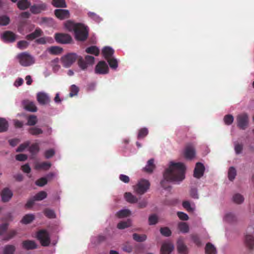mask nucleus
<instances>
[{
    "label": "nucleus",
    "instance_id": "nucleus-54",
    "mask_svg": "<svg viewBox=\"0 0 254 254\" xmlns=\"http://www.w3.org/2000/svg\"><path fill=\"white\" fill-rule=\"evenodd\" d=\"M79 91V88L75 85H72L70 87V97H73L76 95Z\"/></svg>",
    "mask_w": 254,
    "mask_h": 254
},
{
    "label": "nucleus",
    "instance_id": "nucleus-5",
    "mask_svg": "<svg viewBox=\"0 0 254 254\" xmlns=\"http://www.w3.org/2000/svg\"><path fill=\"white\" fill-rule=\"evenodd\" d=\"M17 58L20 64L23 66H28L35 63L34 58L27 52L18 54Z\"/></svg>",
    "mask_w": 254,
    "mask_h": 254
},
{
    "label": "nucleus",
    "instance_id": "nucleus-15",
    "mask_svg": "<svg viewBox=\"0 0 254 254\" xmlns=\"http://www.w3.org/2000/svg\"><path fill=\"white\" fill-rule=\"evenodd\" d=\"M46 9V4L42 3L39 4H34L30 8V11L33 14L40 13L42 11Z\"/></svg>",
    "mask_w": 254,
    "mask_h": 254
},
{
    "label": "nucleus",
    "instance_id": "nucleus-49",
    "mask_svg": "<svg viewBox=\"0 0 254 254\" xmlns=\"http://www.w3.org/2000/svg\"><path fill=\"white\" fill-rule=\"evenodd\" d=\"M44 215L49 218H54L56 214L53 210L46 208L44 210Z\"/></svg>",
    "mask_w": 254,
    "mask_h": 254
},
{
    "label": "nucleus",
    "instance_id": "nucleus-8",
    "mask_svg": "<svg viewBox=\"0 0 254 254\" xmlns=\"http://www.w3.org/2000/svg\"><path fill=\"white\" fill-rule=\"evenodd\" d=\"M56 41L61 44H68L72 41L71 37L64 33H56L55 35Z\"/></svg>",
    "mask_w": 254,
    "mask_h": 254
},
{
    "label": "nucleus",
    "instance_id": "nucleus-51",
    "mask_svg": "<svg viewBox=\"0 0 254 254\" xmlns=\"http://www.w3.org/2000/svg\"><path fill=\"white\" fill-rule=\"evenodd\" d=\"M160 231L161 234L165 237H169L172 234L170 229L167 227L161 228Z\"/></svg>",
    "mask_w": 254,
    "mask_h": 254
},
{
    "label": "nucleus",
    "instance_id": "nucleus-12",
    "mask_svg": "<svg viewBox=\"0 0 254 254\" xmlns=\"http://www.w3.org/2000/svg\"><path fill=\"white\" fill-rule=\"evenodd\" d=\"M13 196L12 191L7 188H4L1 192V200L3 202H6L10 200Z\"/></svg>",
    "mask_w": 254,
    "mask_h": 254
},
{
    "label": "nucleus",
    "instance_id": "nucleus-32",
    "mask_svg": "<svg viewBox=\"0 0 254 254\" xmlns=\"http://www.w3.org/2000/svg\"><path fill=\"white\" fill-rule=\"evenodd\" d=\"M205 249V253L206 254H216V248L210 243L206 244Z\"/></svg>",
    "mask_w": 254,
    "mask_h": 254
},
{
    "label": "nucleus",
    "instance_id": "nucleus-61",
    "mask_svg": "<svg viewBox=\"0 0 254 254\" xmlns=\"http://www.w3.org/2000/svg\"><path fill=\"white\" fill-rule=\"evenodd\" d=\"M75 26H76V24H74L70 21H67L65 24V26L66 27V28L69 30H73V31H74Z\"/></svg>",
    "mask_w": 254,
    "mask_h": 254
},
{
    "label": "nucleus",
    "instance_id": "nucleus-31",
    "mask_svg": "<svg viewBox=\"0 0 254 254\" xmlns=\"http://www.w3.org/2000/svg\"><path fill=\"white\" fill-rule=\"evenodd\" d=\"M28 132L33 135H38L43 133V130L37 127H32L28 129Z\"/></svg>",
    "mask_w": 254,
    "mask_h": 254
},
{
    "label": "nucleus",
    "instance_id": "nucleus-4",
    "mask_svg": "<svg viewBox=\"0 0 254 254\" xmlns=\"http://www.w3.org/2000/svg\"><path fill=\"white\" fill-rule=\"evenodd\" d=\"M150 186V184L148 180L141 179L133 186V190L137 194L142 195L149 189Z\"/></svg>",
    "mask_w": 254,
    "mask_h": 254
},
{
    "label": "nucleus",
    "instance_id": "nucleus-16",
    "mask_svg": "<svg viewBox=\"0 0 254 254\" xmlns=\"http://www.w3.org/2000/svg\"><path fill=\"white\" fill-rule=\"evenodd\" d=\"M1 38L5 41L13 42L16 39V35L11 31H6L3 32L1 36Z\"/></svg>",
    "mask_w": 254,
    "mask_h": 254
},
{
    "label": "nucleus",
    "instance_id": "nucleus-50",
    "mask_svg": "<svg viewBox=\"0 0 254 254\" xmlns=\"http://www.w3.org/2000/svg\"><path fill=\"white\" fill-rule=\"evenodd\" d=\"M10 19L6 15H2L0 16V25L5 26L9 23Z\"/></svg>",
    "mask_w": 254,
    "mask_h": 254
},
{
    "label": "nucleus",
    "instance_id": "nucleus-38",
    "mask_svg": "<svg viewBox=\"0 0 254 254\" xmlns=\"http://www.w3.org/2000/svg\"><path fill=\"white\" fill-rule=\"evenodd\" d=\"M63 51V49L58 46H52L49 49V52L52 55H59Z\"/></svg>",
    "mask_w": 254,
    "mask_h": 254
},
{
    "label": "nucleus",
    "instance_id": "nucleus-34",
    "mask_svg": "<svg viewBox=\"0 0 254 254\" xmlns=\"http://www.w3.org/2000/svg\"><path fill=\"white\" fill-rule=\"evenodd\" d=\"M85 51L88 54H93L96 56H98L99 54V49L95 46H92L86 48Z\"/></svg>",
    "mask_w": 254,
    "mask_h": 254
},
{
    "label": "nucleus",
    "instance_id": "nucleus-25",
    "mask_svg": "<svg viewBox=\"0 0 254 254\" xmlns=\"http://www.w3.org/2000/svg\"><path fill=\"white\" fill-rule=\"evenodd\" d=\"M35 219V215L33 214H27L23 216L20 222L24 224L31 223Z\"/></svg>",
    "mask_w": 254,
    "mask_h": 254
},
{
    "label": "nucleus",
    "instance_id": "nucleus-24",
    "mask_svg": "<svg viewBox=\"0 0 254 254\" xmlns=\"http://www.w3.org/2000/svg\"><path fill=\"white\" fill-rule=\"evenodd\" d=\"M24 108L30 112H36L37 111V107L34 102L29 101H24L23 102Z\"/></svg>",
    "mask_w": 254,
    "mask_h": 254
},
{
    "label": "nucleus",
    "instance_id": "nucleus-52",
    "mask_svg": "<svg viewBox=\"0 0 254 254\" xmlns=\"http://www.w3.org/2000/svg\"><path fill=\"white\" fill-rule=\"evenodd\" d=\"M224 121L226 125H230L234 121V117L232 115H227L224 118Z\"/></svg>",
    "mask_w": 254,
    "mask_h": 254
},
{
    "label": "nucleus",
    "instance_id": "nucleus-37",
    "mask_svg": "<svg viewBox=\"0 0 254 254\" xmlns=\"http://www.w3.org/2000/svg\"><path fill=\"white\" fill-rule=\"evenodd\" d=\"M38 122L37 118L35 115H30L27 118V125L30 126L35 125Z\"/></svg>",
    "mask_w": 254,
    "mask_h": 254
},
{
    "label": "nucleus",
    "instance_id": "nucleus-7",
    "mask_svg": "<svg viewBox=\"0 0 254 254\" xmlns=\"http://www.w3.org/2000/svg\"><path fill=\"white\" fill-rule=\"evenodd\" d=\"M37 239L43 246H48L50 243V238L48 231L46 230L39 231L37 234Z\"/></svg>",
    "mask_w": 254,
    "mask_h": 254
},
{
    "label": "nucleus",
    "instance_id": "nucleus-42",
    "mask_svg": "<svg viewBox=\"0 0 254 254\" xmlns=\"http://www.w3.org/2000/svg\"><path fill=\"white\" fill-rule=\"evenodd\" d=\"M131 225V221L128 219L126 221H121L117 225V228L119 229H124Z\"/></svg>",
    "mask_w": 254,
    "mask_h": 254
},
{
    "label": "nucleus",
    "instance_id": "nucleus-23",
    "mask_svg": "<svg viewBox=\"0 0 254 254\" xmlns=\"http://www.w3.org/2000/svg\"><path fill=\"white\" fill-rule=\"evenodd\" d=\"M23 248L26 250H32L37 247L36 244L34 241L26 240L22 242Z\"/></svg>",
    "mask_w": 254,
    "mask_h": 254
},
{
    "label": "nucleus",
    "instance_id": "nucleus-22",
    "mask_svg": "<svg viewBox=\"0 0 254 254\" xmlns=\"http://www.w3.org/2000/svg\"><path fill=\"white\" fill-rule=\"evenodd\" d=\"M245 244L248 249L253 250L254 249V237L252 235H246Z\"/></svg>",
    "mask_w": 254,
    "mask_h": 254
},
{
    "label": "nucleus",
    "instance_id": "nucleus-58",
    "mask_svg": "<svg viewBox=\"0 0 254 254\" xmlns=\"http://www.w3.org/2000/svg\"><path fill=\"white\" fill-rule=\"evenodd\" d=\"M16 234V231L15 230H11L10 231L6 236L4 238V240L5 241H8L9 240L12 239L14 237Z\"/></svg>",
    "mask_w": 254,
    "mask_h": 254
},
{
    "label": "nucleus",
    "instance_id": "nucleus-48",
    "mask_svg": "<svg viewBox=\"0 0 254 254\" xmlns=\"http://www.w3.org/2000/svg\"><path fill=\"white\" fill-rule=\"evenodd\" d=\"M236 176V170L233 167H231L228 171V178L229 180L232 181Z\"/></svg>",
    "mask_w": 254,
    "mask_h": 254
},
{
    "label": "nucleus",
    "instance_id": "nucleus-27",
    "mask_svg": "<svg viewBox=\"0 0 254 254\" xmlns=\"http://www.w3.org/2000/svg\"><path fill=\"white\" fill-rule=\"evenodd\" d=\"M30 5V2L27 0H19L17 2V6L21 10H25Z\"/></svg>",
    "mask_w": 254,
    "mask_h": 254
},
{
    "label": "nucleus",
    "instance_id": "nucleus-29",
    "mask_svg": "<svg viewBox=\"0 0 254 254\" xmlns=\"http://www.w3.org/2000/svg\"><path fill=\"white\" fill-rule=\"evenodd\" d=\"M16 248L11 245H6L3 250V254H14Z\"/></svg>",
    "mask_w": 254,
    "mask_h": 254
},
{
    "label": "nucleus",
    "instance_id": "nucleus-46",
    "mask_svg": "<svg viewBox=\"0 0 254 254\" xmlns=\"http://www.w3.org/2000/svg\"><path fill=\"white\" fill-rule=\"evenodd\" d=\"M110 66L112 69H116L118 66V63L117 59L114 58H110L107 60Z\"/></svg>",
    "mask_w": 254,
    "mask_h": 254
},
{
    "label": "nucleus",
    "instance_id": "nucleus-64",
    "mask_svg": "<svg viewBox=\"0 0 254 254\" xmlns=\"http://www.w3.org/2000/svg\"><path fill=\"white\" fill-rule=\"evenodd\" d=\"M243 150V145L241 144L236 143L235 144V151L237 154H240Z\"/></svg>",
    "mask_w": 254,
    "mask_h": 254
},
{
    "label": "nucleus",
    "instance_id": "nucleus-35",
    "mask_svg": "<svg viewBox=\"0 0 254 254\" xmlns=\"http://www.w3.org/2000/svg\"><path fill=\"white\" fill-rule=\"evenodd\" d=\"M132 238L136 242H142L146 240L147 236L145 234L139 235L137 233H134L132 235Z\"/></svg>",
    "mask_w": 254,
    "mask_h": 254
},
{
    "label": "nucleus",
    "instance_id": "nucleus-39",
    "mask_svg": "<svg viewBox=\"0 0 254 254\" xmlns=\"http://www.w3.org/2000/svg\"><path fill=\"white\" fill-rule=\"evenodd\" d=\"M8 125L6 120L0 118V132H4L8 128Z\"/></svg>",
    "mask_w": 254,
    "mask_h": 254
},
{
    "label": "nucleus",
    "instance_id": "nucleus-57",
    "mask_svg": "<svg viewBox=\"0 0 254 254\" xmlns=\"http://www.w3.org/2000/svg\"><path fill=\"white\" fill-rule=\"evenodd\" d=\"M149 225H154L158 222V217L155 215L153 214L149 216L148 219Z\"/></svg>",
    "mask_w": 254,
    "mask_h": 254
},
{
    "label": "nucleus",
    "instance_id": "nucleus-44",
    "mask_svg": "<svg viewBox=\"0 0 254 254\" xmlns=\"http://www.w3.org/2000/svg\"><path fill=\"white\" fill-rule=\"evenodd\" d=\"M130 214V211L128 209H123L120 210L117 213V216L119 218H124L125 217H127Z\"/></svg>",
    "mask_w": 254,
    "mask_h": 254
},
{
    "label": "nucleus",
    "instance_id": "nucleus-18",
    "mask_svg": "<svg viewBox=\"0 0 254 254\" xmlns=\"http://www.w3.org/2000/svg\"><path fill=\"white\" fill-rule=\"evenodd\" d=\"M43 34L42 30L40 28H37L34 32L28 34L26 36V39L28 40H33L38 37L41 36Z\"/></svg>",
    "mask_w": 254,
    "mask_h": 254
},
{
    "label": "nucleus",
    "instance_id": "nucleus-36",
    "mask_svg": "<svg viewBox=\"0 0 254 254\" xmlns=\"http://www.w3.org/2000/svg\"><path fill=\"white\" fill-rule=\"evenodd\" d=\"M178 229L183 233H188L189 231V225L186 222H180L178 224Z\"/></svg>",
    "mask_w": 254,
    "mask_h": 254
},
{
    "label": "nucleus",
    "instance_id": "nucleus-20",
    "mask_svg": "<svg viewBox=\"0 0 254 254\" xmlns=\"http://www.w3.org/2000/svg\"><path fill=\"white\" fill-rule=\"evenodd\" d=\"M177 249L180 254H188V248L182 239H179L177 242Z\"/></svg>",
    "mask_w": 254,
    "mask_h": 254
},
{
    "label": "nucleus",
    "instance_id": "nucleus-59",
    "mask_svg": "<svg viewBox=\"0 0 254 254\" xmlns=\"http://www.w3.org/2000/svg\"><path fill=\"white\" fill-rule=\"evenodd\" d=\"M191 238L193 242L198 246L201 245V241L197 235H191Z\"/></svg>",
    "mask_w": 254,
    "mask_h": 254
},
{
    "label": "nucleus",
    "instance_id": "nucleus-62",
    "mask_svg": "<svg viewBox=\"0 0 254 254\" xmlns=\"http://www.w3.org/2000/svg\"><path fill=\"white\" fill-rule=\"evenodd\" d=\"M177 215L181 220H188L189 219L188 215L183 212H178Z\"/></svg>",
    "mask_w": 254,
    "mask_h": 254
},
{
    "label": "nucleus",
    "instance_id": "nucleus-9",
    "mask_svg": "<svg viewBox=\"0 0 254 254\" xmlns=\"http://www.w3.org/2000/svg\"><path fill=\"white\" fill-rule=\"evenodd\" d=\"M95 72L99 74H105L109 72L107 63L103 61H100L95 66Z\"/></svg>",
    "mask_w": 254,
    "mask_h": 254
},
{
    "label": "nucleus",
    "instance_id": "nucleus-2",
    "mask_svg": "<svg viewBox=\"0 0 254 254\" xmlns=\"http://www.w3.org/2000/svg\"><path fill=\"white\" fill-rule=\"evenodd\" d=\"M78 59V64L79 67L82 70H85L88 65H92L95 61V58L93 56H86L85 59L82 57H78L75 53H68L61 58V61L63 65L65 67H70Z\"/></svg>",
    "mask_w": 254,
    "mask_h": 254
},
{
    "label": "nucleus",
    "instance_id": "nucleus-21",
    "mask_svg": "<svg viewBox=\"0 0 254 254\" xmlns=\"http://www.w3.org/2000/svg\"><path fill=\"white\" fill-rule=\"evenodd\" d=\"M155 168L154 164V160L153 158L149 159L147 163L146 166L143 168L144 172L151 173Z\"/></svg>",
    "mask_w": 254,
    "mask_h": 254
},
{
    "label": "nucleus",
    "instance_id": "nucleus-14",
    "mask_svg": "<svg viewBox=\"0 0 254 254\" xmlns=\"http://www.w3.org/2000/svg\"><path fill=\"white\" fill-rule=\"evenodd\" d=\"M173 244L170 242L164 243L162 244L161 248V254H170L174 250Z\"/></svg>",
    "mask_w": 254,
    "mask_h": 254
},
{
    "label": "nucleus",
    "instance_id": "nucleus-43",
    "mask_svg": "<svg viewBox=\"0 0 254 254\" xmlns=\"http://www.w3.org/2000/svg\"><path fill=\"white\" fill-rule=\"evenodd\" d=\"M233 199L234 202L236 203L241 204L244 201V197L241 194L236 193L233 196Z\"/></svg>",
    "mask_w": 254,
    "mask_h": 254
},
{
    "label": "nucleus",
    "instance_id": "nucleus-10",
    "mask_svg": "<svg viewBox=\"0 0 254 254\" xmlns=\"http://www.w3.org/2000/svg\"><path fill=\"white\" fill-rule=\"evenodd\" d=\"M184 154L187 159L191 160L195 157V150L193 144L190 143L186 145Z\"/></svg>",
    "mask_w": 254,
    "mask_h": 254
},
{
    "label": "nucleus",
    "instance_id": "nucleus-6",
    "mask_svg": "<svg viewBox=\"0 0 254 254\" xmlns=\"http://www.w3.org/2000/svg\"><path fill=\"white\" fill-rule=\"evenodd\" d=\"M237 126L241 129H246L249 123V117L247 113H243L238 115L236 118Z\"/></svg>",
    "mask_w": 254,
    "mask_h": 254
},
{
    "label": "nucleus",
    "instance_id": "nucleus-53",
    "mask_svg": "<svg viewBox=\"0 0 254 254\" xmlns=\"http://www.w3.org/2000/svg\"><path fill=\"white\" fill-rule=\"evenodd\" d=\"M17 47L23 50L27 48L29 45V43L25 40L20 41L17 43Z\"/></svg>",
    "mask_w": 254,
    "mask_h": 254
},
{
    "label": "nucleus",
    "instance_id": "nucleus-11",
    "mask_svg": "<svg viewBox=\"0 0 254 254\" xmlns=\"http://www.w3.org/2000/svg\"><path fill=\"white\" fill-rule=\"evenodd\" d=\"M205 167L203 164L200 162H197L194 170L193 176L196 178H201L204 174Z\"/></svg>",
    "mask_w": 254,
    "mask_h": 254
},
{
    "label": "nucleus",
    "instance_id": "nucleus-40",
    "mask_svg": "<svg viewBox=\"0 0 254 254\" xmlns=\"http://www.w3.org/2000/svg\"><path fill=\"white\" fill-rule=\"evenodd\" d=\"M106 237L104 236L100 235L96 237H94L92 240V243L96 245H99L102 242L105 241Z\"/></svg>",
    "mask_w": 254,
    "mask_h": 254
},
{
    "label": "nucleus",
    "instance_id": "nucleus-47",
    "mask_svg": "<svg viewBox=\"0 0 254 254\" xmlns=\"http://www.w3.org/2000/svg\"><path fill=\"white\" fill-rule=\"evenodd\" d=\"M148 130L147 128H141L139 130L137 138L138 139L143 138L148 134Z\"/></svg>",
    "mask_w": 254,
    "mask_h": 254
},
{
    "label": "nucleus",
    "instance_id": "nucleus-26",
    "mask_svg": "<svg viewBox=\"0 0 254 254\" xmlns=\"http://www.w3.org/2000/svg\"><path fill=\"white\" fill-rule=\"evenodd\" d=\"M124 196L126 200L130 203H135L138 201L137 198L130 192H126Z\"/></svg>",
    "mask_w": 254,
    "mask_h": 254
},
{
    "label": "nucleus",
    "instance_id": "nucleus-3",
    "mask_svg": "<svg viewBox=\"0 0 254 254\" xmlns=\"http://www.w3.org/2000/svg\"><path fill=\"white\" fill-rule=\"evenodd\" d=\"M75 37L77 40L85 41L88 37L87 27L81 23H77L74 29Z\"/></svg>",
    "mask_w": 254,
    "mask_h": 254
},
{
    "label": "nucleus",
    "instance_id": "nucleus-19",
    "mask_svg": "<svg viewBox=\"0 0 254 254\" xmlns=\"http://www.w3.org/2000/svg\"><path fill=\"white\" fill-rule=\"evenodd\" d=\"M102 53L104 58L107 60L113 58L114 50L110 47H105L102 51Z\"/></svg>",
    "mask_w": 254,
    "mask_h": 254
},
{
    "label": "nucleus",
    "instance_id": "nucleus-28",
    "mask_svg": "<svg viewBox=\"0 0 254 254\" xmlns=\"http://www.w3.org/2000/svg\"><path fill=\"white\" fill-rule=\"evenodd\" d=\"M51 166L50 162H44L41 163H38L35 165V169L37 170L42 169L44 170H48Z\"/></svg>",
    "mask_w": 254,
    "mask_h": 254
},
{
    "label": "nucleus",
    "instance_id": "nucleus-56",
    "mask_svg": "<svg viewBox=\"0 0 254 254\" xmlns=\"http://www.w3.org/2000/svg\"><path fill=\"white\" fill-rule=\"evenodd\" d=\"M30 145L29 141H26L21 144H20L18 147L16 149V152H20L24 151L25 149L28 147Z\"/></svg>",
    "mask_w": 254,
    "mask_h": 254
},
{
    "label": "nucleus",
    "instance_id": "nucleus-63",
    "mask_svg": "<svg viewBox=\"0 0 254 254\" xmlns=\"http://www.w3.org/2000/svg\"><path fill=\"white\" fill-rule=\"evenodd\" d=\"M15 158L19 161H24L27 159V156L24 154H19L16 155Z\"/></svg>",
    "mask_w": 254,
    "mask_h": 254
},
{
    "label": "nucleus",
    "instance_id": "nucleus-45",
    "mask_svg": "<svg viewBox=\"0 0 254 254\" xmlns=\"http://www.w3.org/2000/svg\"><path fill=\"white\" fill-rule=\"evenodd\" d=\"M47 196V193L44 191H41L37 193L33 197L36 201H40L46 198Z\"/></svg>",
    "mask_w": 254,
    "mask_h": 254
},
{
    "label": "nucleus",
    "instance_id": "nucleus-1",
    "mask_svg": "<svg viewBox=\"0 0 254 254\" xmlns=\"http://www.w3.org/2000/svg\"><path fill=\"white\" fill-rule=\"evenodd\" d=\"M186 167L181 162H171L168 168L163 174L164 180L161 182V186L165 189L169 188L168 182H181L185 178Z\"/></svg>",
    "mask_w": 254,
    "mask_h": 254
},
{
    "label": "nucleus",
    "instance_id": "nucleus-60",
    "mask_svg": "<svg viewBox=\"0 0 254 254\" xmlns=\"http://www.w3.org/2000/svg\"><path fill=\"white\" fill-rule=\"evenodd\" d=\"M55 152L53 149H50L49 150H47L45 152V156L47 159H49L53 157Z\"/></svg>",
    "mask_w": 254,
    "mask_h": 254
},
{
    "label": "nucleus",
    "instance_id": "nucleus-55",
    "mask_svg": "<svg viewBox=\"0 0 254 254\" xmlns=\"http://www.w3.org/2000/svg\"><path fill=\"white\" fill-rule=\"evenodd\" d=\"M36 185L39 187H43L47 184V179L46 178H41L36 181Z\"/></svg>",
    "mask_w": 254,
    "mask_h": 254
},
{
    "label": "nucleus",
    "instance_id": "nucleus-41",
    "mask_svg": "<svg viewBox=\"0 0 254 254\" xmlns=\"http://www.w3.org/2000/svg\"><path fill=\"white\" fill-rule=\"evenodd\" d=\"M224 219L225 221L230 223L235 222L237 220L236 215L231 212L227 213L225 216Z\"/></svg>",
    "mask_w": 254,
    "mask_h": 254
},
{
    "label": "nucleus",
    "instance_id": "nucleus-30",
    "mask_svg": "<svg viewBox=\"0 0 254 254\" xmlns=\"http://www.w3.org/2000/svg\"><path fill=\"white\" fill-rule=\"evenodd\" d=\"M52 4L55 7H66V4L65 0H53Z\"/></svg>",
    "mask_w": 254,
    "mask_h": 254
},
{
    "label": "nucleus",
    "instance_id": "nucleus-13",
    "mask_svg": "<svg viewBox=\"0 0 254 254\" xmlns=\"http://www.w3.org/2000/svg\"><path fill=\"white\" fill-rule=\"evenodd\" d=\"M56 16L61 20L68 18L69 17V12L67 9H57L54 11Z\"/></svg>",
    "mask_w": 254,
    "mask_h": 254
},
{
    "label": "nucleus",
    "instance_id": "nucleus-33",
    "mask_svg": "<svg viewBox=\"0 0 254 254\" xmlns=\"http://www.w3.org/2000/svg\"><path fill=\"white\" fill-rule=\"evenodd\" d=\"M40 150V147L39 143H33L29 148V152L32 155H34L37 154Z\"/></svg>",
    "mask_w": 254,
    "mask_h": 254
},
{
    "label": "nucleus",
    "instance_id": "nucleus-17",
    "mask_svg": "<svg viewBox=\"0 0 254 254\" xmlns=\"http://www.w3.org/2000/svg\"><path fill=\"white\" fill-rule=\"evenodd\" d=\"M37 99L38 102L42 105H45L50 102V98L44 93H39L37 95Z\"/></svg>",
    "mask_w": 254,
    "mask_h": 254
}]
</instances>
